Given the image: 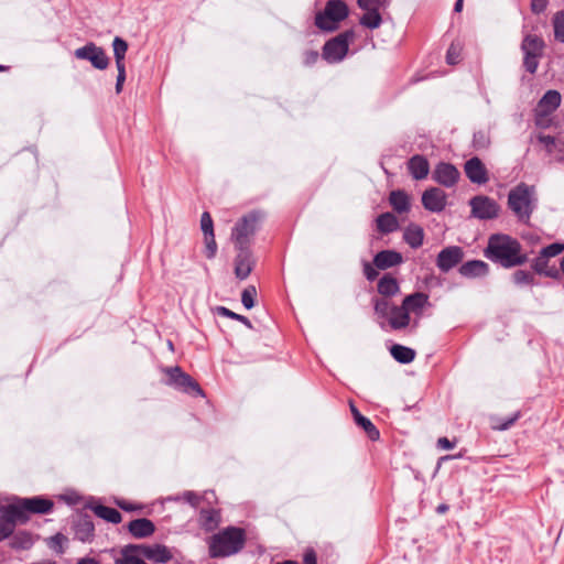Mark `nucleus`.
<instances>
[{"label": "nucleus", "mask_w": 564, "mask_h": 564, "mask_svg": "<svg viewBox=\"0 0 564 564\" xmlns=\"http://www.w3.org/2000/svg\"><path fill=\"white\" fill-rule=\"evenodd\" d=\"M217 312L221 316H225V317H228L231 319H236V321L242 323L243 325H246L248 328H252V324L248 317L237 314L225 306H218Z\"/></svg>", "instance_id": "a18cd8bd"}, {"label": "nucleus", "mask_w": 564, "mask_h": 564, "mask_svg": "<svg viewBox=\"0 0 564 564\" xmlns=\"http://www.w3.org/2000/svg\"><path fill=\"white\" fill-rule=\"evenodd\" d=\"M422 205L432 213L442 212L446 206V194L438 187H431L422 195Z\"/></svg>", "instance_id": "f3484780"}, {"label": "nucleus", "mask_w": 564, "mask_h": 564, "mask_svg": "<svg viewBox=\"0 0 564 564\" xmlns=\"http://www.w3.org/2000/svg\"><path fill=\"white\" fill-rule=\"evenodd\" d=\"M21 500L29 513L46 514L52 511L54 506L52 500L42 497L22 498Z\"/></svg>", "instance_id": "5701e85b"}, {"label": "nucleus", "mask_w": 564, "mask_h": 564, "mask_svg": "<svg viewBox=\"0 0 564 564\" xmlns=\"http://www.w3.org/2000/svg\"><path fill=\"white\" fill-rule=\"evenodd\" d=\"M366 13L360 18L359 23L368 29H377L382 22L379 10H365Z\"/></svg>", "instance_id": "ea45409f"}, {"label": "nucleus", "mask_w": 564, "mask_h": 564, "mask_svg": "<svg viewBox=\"0 0 564 564\" xmlns=\"http://www.w3.org/2000/svg\"><path fill=\"white\" fill-rule=\"evenodd\" d=\"M561 274L564 275V257L561 259V263H560V275Z\"/></svg>", "instance_id": "774afa93"}, {"label": "nucleus", "mask_w": 564, "mask_h": 564, "mask_svg": "<svg viewBox=\"0 0 564 564\" xmlns=\"http://www.w3.org/2000/svg\"><path fill=\"white\" fill-rule=\"evenodd\" d=\"M408 170L414 180H424L430 172V164L425 156L416 154L408 162Z\"/></svg>", "instance_id": "b1692460"}, {"label": "nucleus", "mask_w": 564, "mask_h": 564, "mask_svg": "<svg viewBox=\"0 0 564 564\" xmlns=\"http://www.w3.org/2000/svg\"><path fill=\"white\" fill-rule=\"evenodd\" d=\"M200 229L204 232L205 237L214 235V224L212 216L208 212H204L202 214Z\"/></svg>", "instance_id": "8fccbe9b"}, {"label": "nucleus", "mask_w": 564, "mask_h": 564, "mask_svg": "<svg viewBox=\"0 0 564 564\" xmlns=\"http://www.w3.org/2000/svg\"><path fill=\"white\" fill-rule=\"evenodd\" d=\"M447 510H448V506H447V505H444V503H443V505H440V506L436 508V511H437L438 513H444V512H446Z\"/></svg>", "instance_id": "338daca9"}, {"label": "nucleus", "mask_w": 564, "mask_h": 564, "mask_svg": "<svg viewBox=\"0 0 564 564\" xmlns=\"http://www.w3.org/2000/svg\"><path fill=\"white\" fill-rule=\"evenodd\" d=\"M458 271L465 278L485 276L489 272V265L482 260H470L463 263Z\"/></svg>", "instance_id": "a878e982"}, {"label": "nucleus", "mask_w": 564, "mask_h": 564, "mask_svg": "<svg viewBox=\"0 0 564 564\" xmlns=\"http://www.w3.org/2000/svg\"><path fill=\"white\" fill-rule=\"evenodd\" d=\"M402 304L409 316H411V314L416 316L414 319V326H417L419 318L422 316L424 307L429 304V295L423 292H415L406 295L403 299Z\"/></svg>", "instance_id": "dca6fc26"}, {"label": "nucleus", "mask_w": 564, "mask_h": 564, "mask_svg": "<svg viewBox=\"0 0 564 564\" xmlns=\"http://www.w3.org/2000/svg\"><path fill=\"white\" fill-rule=\"evenodd\" d=\"M350 410L354 415V420L358 426H360L367 434V436L371 441H377L380 437L379 430L373 425V423L366 416L361 415V413L356 409L354 404H350Z\"/></svg>", "instance_id": "bb28decb"}, {"label": "nucleus", "mask_w": 564, "mask_h": 564, "mask_svg": "<svg viewBox=\"0 0 564 564\" xmlns=\"http://www.w3.org/2000/svg\"><path fill=\"white\" fill-rule=\"evenodd\" d=\"M389 203L399 214L406 213L410 209L409 196L405 192L400 189L390 193Z\"/></svg>", "instance_id": "f704fd0d"}, {"label": "nucleus", "mask_w": 564, "mask_h": 564, "mask_svg": "<svg viewBox=\"0 0 564 564\" xmlns=\"http://www.w3.org/2000/svg\"><path fill=\"white\" fill-rule=\"evenodd\" d=\"M93 511L97 517L113 524H118L122 520L121 513L117 509L111 507L97 505L93 507Z\"/></svg>", "instance_id": "e433bc0d"}, {"label": "nucleus", "mask_w": 564, "mask_h": 564, "mask_svg": "<svg viewBox=\"0 0 564 564\" xmlns=\"http://www.w3.org/2000/svg\"><path fill=\"white\" fill-rule=\"evenodd\" d=\"M471 208V216L480 220H489L498 217L500 206L498 203L488 196L477 195L469 200Z\"/></svg>", "instance_id": "6e6552de"}, {"label": "nucleus", "mask_w": 564, "mask_h": 564, "mask_svg": "<svg viewBox=\"0 0 564 564\" xmlns=\"http://www.w3.org/2000/svg\"><path fill=\"white\" fill-rule=\"evenodd\" d=\"M74 55L78 59L89 61L97 69H106L109 65V57L105 50L93 42L76 48Z\"/></svg>", "instance_id": "1a4fd4ad"}, {"label": "nucleus", "mask_w": 564, "mask_h": 564, "mask_svg": "<svg viewBox=\"0 0 564 564\" xmlns=\"http://www.w3.org/2000/svg\"><path fill=\"white\" fill-rule=\"evenodd\" d=\"M364 274L368 281H373L378 276V271L369 262H365Z\"/></svg>", "instance_id": "4d7b16f0"}, {"label": "nucleus", "mask_w": 564, "mask_h": 564, "mask_svg": "<svg viewBox=\"0 0 564 564\" xmlns=\"http://www.w3.org/2000/svg\"><path fill=\"white\" fill-rule=\"evenodd\" d=\"M354 31H345L327 41L323 47V57L328 63H338L348 53L349 42L354 39Z\"/></svg>", "instance_id": "0eeeda50"}, {"label": "nucleus", "mask_w": 564, "mask_h": 564, "mask_svg": "<svg viewBox=\"0 0 564 564\" xmlns=\"http://www.w3.org/2000/svg\"><path fill=\"white\" fill-rule=\"evenodd\" d=\"M128 530L134 538L143 539L154 533L155 525L151 520L141 518L130 521Z\"/></svg>", "instance_id": "393cba45"}, {"label": "nucleus", "mask_w": 564, "mask_h": 564, "mask_svg": "<svg viewBox=\"0 0 564 564\" xmlns=\"http://www.w3.org/2000/svg\"><path fill=\"white\" fill-rule=\"evenodd\" d=\"M544 41L542 37L528 34L523 37L521 43V51L523 52V66L527 72L534 74L539 67V61L543 55Z\"/></svg>", "instance_id": "423d86ee"}, {"label": "nucleus", "mask_w": 564, "mask_h": 564, "mask_svg": "<svg viewBox=\"0 0 564 564\" xmlns=\"http://www.w3.org/2000/svg\"><path fill=\"white\" fill-rule=\"evenodd\" d=\"M484 254L488 260L505 269L523 265L529 260L521 243L516 238L506 234L491 235L488 238Z\"/></svg>", "instance_id": "f257e3e1"}, {"label": "nucleus", "mask_w": 564, "mask_h": 564, "mask_svg": "<svg viewBox=\"0 0 564 564\" xmlns=\"http://www.w3.org/2000/svg\"><path fill=\"white\" fill-rule=\"evenodd\" d=\"M463 1H464V0H457V1L455 2V6H454V11H455V12H460V11H462V9H463Z\"/></svg>", "instance_id": "69168bd1"}, {"label": "nucleus", "mask_w": 564, "mask_h": 564, "mask_svg": "<svg viewBox=\"0 0 564 564\" xmlns=\"http://www.w3.org/2000/svg\"><path fill=\"white\" fill-rule=\"evenodd\" d=\"M389 0H357V3L362 10H380L389 6Z\"/></svg>", "instance_id": "49530a36"}, {"label": "nucleus", "mask_w": 564, "mask_h": 564, "mask_svg": "<svg viewBox=\"0 0 564 564\" xmlns=\"http://www.w3.org/2000/svg\"><path fill=\"white\" fill-rule=\"evenodd\" d=\"M512 282L518 286L536 284L534 273L528 270H516L512 273Z\"/></svg>", "instance_id": "a19ab883"}, {"label": "nucleus", "mask_w": 564, "mask_h": 564, "mask_svg": "<svg viewBox=\"0 0 564 564\" xmlns=\"http://www.w3.org/2000/svg\"><path fill=\"white\" fill-rule=\"evenodd\" d=\"M437 445L443 449H452L454 447V443L451 442L447 437H440Z\"/></svg>", "instance_id": "680f3d73"}, {"label": "nucleus", "mask_w": 564, "mask_h": 564, "mask_svg": "<svg viewBox=\"0 0 564 564\" xmlns=\"http://www.w3.org/2000/svg\"><path fill=\"white\" fill-rule=\"evenodd\" d=\"M375 313L388 322L392 330H402L411 324V316H409L405 307L395 305L389 299H373Z\"/></svg>", "instance_id": "20e7f679"}, {"label": "nucleus", "mask_w": 564, "mask_h": 564, "mask_svg": "<svg viewBox=\"0 0 564 564\" xmlns=\"http://www.w3.org/2000/svg\"><path fill=\"white\" fill-rule=\"evenodd\" d=\"M77 564H100V562L94 557H83L77 561Z\"/></svg>", "instance_id": "e2e57ef3"}, {"label": "nucleus", "mask_w": 564, "mask_h": 564, "mask_svg": "<svg viewBox=\"0 0 564 564\" xmlns=\"http://www.w3.org/2000/svg\"><path fill=\"white\" fill-rule=\"evenodd\" d=\"M404 241L413 249H417L423 245L424 230L416 224H410L403 231Z\"/></svg>", "instance_id": "c85d7f7f"}, {"label": "nucleus", "mask_w": 564, "mask_h": 564, "mask_svg": "<svg viewBox=\"0 0 564 564\" xmlns=\"http://www.w3.org/2000/svg\"><path fill=\"white\" fill-rule=\"evenodd\" d=\"M377 229L381 234H390L399 228V221L397 217L391 213H383L379 215L376 219Z\"/></svg>", "instance_id": "473e14b6"}, {"label": "nucleus", "mask_w": 564, "mask_h": 564, "mask_svg": "<svg viewBox=\"0 0 564 564\" xmlns=\"http://www.w3.org/2000/svg\"><path fill=\"white\" fill-rule=\"evenodd\" d=\"M75 538L82 542H88L94 536L95 527L89 519H80L74 527Z\"/></svg>", "instance_id": "72a5a7b5"}, {"label": "nucleus", "mask_w": 564, "mask_h": 564, "mask_svg": "<svg viewBox=\"0 0 564 564\" xmlns=\"http://www.w3.org/2000/svg\"><path fill=\"white\" fill-rule=\"evenodd\" d=\"M303 564H317L316 554L313 550H308L304 553Z\"/></svg>", "instance_id": "052dcab7"}, {"label": "nucleus", "mask_w": 564, "mask_h": 564, "mask_svg": "<svg viewBox=\"0 0 564 564\" xmlns=\"http://www.w3.org/2000/svg\"><path fill=\"white\" fill-rule=\"evenodd\" d=\"M554 36L564 43V11H558L553 17Z\"/></svg>", "instance_id": "c03bdc74"}, {"label": "nucleus", "mask_w": 564, "mask_h": 564, "mask_svg": "<svg viewBox=\"0 0 564 564\" xmlns=\"http://www.w3.org/2000/svg\"><path fill=\"white\" fill-rule=\"evenodd\" d=\"M14 530L12 529L11 524L8 522V520L4 518V516L1 513L0 516V542L8 539L13 534Z\"/></svg>", "instance_id": "603ef678"}, {"label": "nucleus", "mask_w": 564, "mask_h": 564, "mask_svg": "<svg viewBox=\"0 0 564 564\" xmlns=\"http://www.w3.org/2000/svg\"><path fill=\"white\" fill-rule=\"evenodd\" d=\"M563 251H564V243H561V242H553L540 250V252L543 253V256H545L549 259L558 256Z\"/></svg>", "instance_id": "09e8293b"}, {"label": "nucleus", "mask_w": 564, "mask_h": 564, "mask_svg": "<svg viewBox=\"0 0 564 564\" xmlns=\"http://www.w3.org/2000/svg\"><path fill=\"white\" fill-rule=\"evenodd\" d=\"M245 542V531L240 528L229 527L210 538L209 555L212 557L234 555L242 550Z\"/></svg>", "instance_id": "f03ea898"}, {"label": "nucleus", "mask_w": 564, "mask_h": 564, "mask_svg": "<svg viewBox=\"0 0 564 564\" xmlns=\"http://www.w3.org/2000/svg\"><path fill=\"white\" fill-rule=\"evenodd\" d=\"M113 55L116 59V66L126 67L124 57L128 51V43L123 39L116 36L112 42Z\"/></svg>", "instance_id": "58836bf2"}, {"label": "nucleus", "mask_w": 564, "mask_h": 564, "mask_svg": "<svg viewBox=\"0 0 564 564\" xmlns=\"http://www.w3.org/2000/svg\"><path fill=\"white\" fill-rule=\"evenodd\" d=\"M464 259V251L458 246H449L442 249L436 258V267L441 272H448Z\"/></svg>", "instance_id": "f8f14e48"}, {"label": "nucleus", "mask_w": 564, "mask_h": 564, "mask_svg": "<svg viewBox=\"0 0 564 564\" xmlns=\"http://www.w3.org/2000/svg\"><path fill=\"white\" fill-rule=\"evenodd\" d=\"M238 253L235 259V274L239 280L249 276L253 268V260L248 247H236Z\"/></svg>", "instance_id": "6ab92c4d"}, {"label": "nucleus", "mask_w": 564, "mask_h": 564, "mask_svg": "<svg viewBox=\"0 0 564 564\" xmlns=\"http://www.w3.org/2000/svg\"><path fill=\"white\" fill-rule=\"evenodd\" d=\"M377 288L378 292L383 296L382 299L394 296L400 292L397 279L390 274H384L379 280Z\"/></svg>", "instance_id": "7c9ffc66"}, {"label": "nucleus", "mask_w": 564, "mask_h": 564, "mask_svg": "<svg viewBox=\"0 0 564 564\" xmlns=\"http://www.w3.org/2000/svg\"><path fill=\"white\" fill-rule=\"evenodd\" d=\"M432 178L440 185L453 187L459 178V171L451 163L441 162L435 166Z\"/></svg>", "instance_id": "4468645a"}, {"label": "nucleus", "mask_w": 564, "mask_h": 564, "mask_svg": "<svg viewBox=\"0 0 564 564\" xmlns=\"http://www.w3.org/2000/svg\"><path fill=\"white\" fill-rule=\"evenodd\" d=\"M536 139L543 144L547 154L560 156L564 154V140L543 133H539Z\"/></svg>", "instance_id": "cd10ccee"}, {"label": "nucleus", "mask_w": 564, "mask_h": 564, "mask_svg": "<svg viewBox=\"0 0 564 564\" xmlns=\"http://www.w3.org/2000/svg\"><path fill=\"white\" fill-rule=\"evenodd\" d=\"M205 245H206V257L208 259H212L215 257L217 251V243L215 240V235L205 237Z\"/></svg>", "instance_id": "864d4df0"}, {"label": "nucleus", "mask_w": 564, "mask_h": 564, "mask_svg": "<svg viewBox=\"0 0 564 564\" xmlns=\"http://www.w3.org/2000/svg\"><path fill=\"white\" fill-rule=\"evenodd\" d=\"M139 549V544L127 545L122 551V557L117 561V564H147Z\"/></svg>", "instance_id": "2f4dec72"}, {"label": "nucleus", "mask_w": 564, "mask_h": 564, "mask_svg": "<svg viewBox=\"0 0 564 564\" xmlns=\"http://www.w3.org/2000/svg\"><path fill=\"white\" fill-rule=\"evenodd\" d=\"M473 143L476 149H485L490 144V140L485 131H478L474 133Z\"/></svg>", "instance_id": "3c124183"}, {"label": "nucleus", "mask_w": 564, "mask_h": 564, "mask_svg": "<svg viewBox=\"0 0 564 564\" xmlns=\"http://www.w3.org/2000/svg\"><path fill=\"white\" fill-rule=\"evenodd\" d=\"M561 94L557 90H547L540 99L536 107V124L542 126V117L554 112L561 105Z\"/></svg>", "instance_id": "ddd939ff"}, {"label": "nucleus", "mask_w": 564, "mask_h": 564, "mask_svg": "<svg viewBox=\"0 0 564 564\" xmlns=\"http://www.w3.org/2000/svg\"><path fill=\"white\" fill-rule=\"evenodd\" d=\"M199 524L200 527L207 531H214L219 522H220V513L218 510L209 508V509H202L199 511Z\"/></svg>", "instance_id": "c756f323"}, {"label": "nucleus", "mask_w": 564, "mask_h": 564, "mask_svg": "<svg viewBox=\"0 0 564 564\" xmlns=\"http://www.w3.org/2000/svg\"><path fill=\"white\" fill-rule=\"evenodd\" d=\"M167 373L169 383L173 384L176 389L194 395H203L199 384L189 375L183 372L180 367L167 369Z\"/></svg>", "instance_id": "9b49d317"}, {"label": "nucleus", "mask_w": 564, "mask_h": 564, "mask_svg": "<svg viewBox=\"0 0 564 564\" xmlns=\"http://www.w3.org/2000/svg\"><path fill=\"white\" fill-rule=\"evenodd\" d=\"M403 262V257L395 250H382L373 258V264L379 270L397 267Z\"/></svg>", "instance_id": "412c9836"}, {"label": "nucleus", "mask_w": 564, "mask_h": 564, "mask_svg": "<svg viewBox=\"0 0 564 564\" xmlns=\"http://www.w3.org/2000/svg\"><path fill=\"white\" fill-rule=\"evenodd\" d=\"M550 259L539 252V254L532 260L531 268L534 273L545 275L551 279H560V269L555 265H550Z\"/></svg>", "instance_id": "4be33fe9"}, {"label": "nucleus", "mask_w": 564, "mask_h": 564, "mask_svg": "<svg viewBox=\"0 0 564 564\" xmlns=\"http://www.w3.org/2000/svg\"><path fill=\"white\" fill-rule=\"evenodd\" d=\"M258 220L259 214L250 213L236 224L231 235L236 247H248V237L256 231Z\"/></svg>", "instance_id": "9d476101"}, {"label": "nucleus", "mask_w": 564, "mask_h": 564, "mask_svg": "<svg viewBox=\"0 0 564 564\" xmlns=\"http://www.w3.org/2000/svg\"><path fill=\"white\" fill-rule=\"evenodd\" d=\"M9 544L14 550H29L34 544V538L28 531H18L11 535Z\"/></svg>", "instance_id": "c9c22d12"}, {"label": "nucleus", "mask_w": 564, "mask_h": 564, "mask_svg": "<svg viewBox=\"0 0 564 564\" xmlns=\"http://www.w3.org/2000/svg\"><path fill=\"white\" fill-rule=\"evenodd\" d=\"M118 75H117V82H116V93L120 94L122 91V87L126 80V67H120V65L117 67Z\"/></svg>", "instance_id": "6e6d98bb"}, {"label": "nucleus", "mask_w": 564, "mask_h": 564, "mask_svg": "<svg viewBox=\"0 0 564 564\" xmlns=\"http://www.w3.org/2000/svg\"><path fill=\"white\" fill-rule=\"evenodd\" d=\"M1 513L11 524L13 530L17 524H24L29 521V512L24 509V503H22L21 499L14 503L2 507Z\"/></svg>", "instance_id": "a211bd4d"}, {"label": "nucleus", "mask_w": 564, "mask_h": 564, "mask_svg": "<svg viewBox=\"0 0 564 564\" xmlns=\"http://www.w3.org/2000/svg\"><path fill=\"white\" fill-rule=\"evenodd\" d=\"M256 295H257V290L253 285H249L242 291L241 302L247 310H250L254 306Z\"/></svg>", "instance_id": "de8ad7c7"}, {"label": "nucleus", "mask_w": 564, "mask_h": 564, "mask_svg": "<svg viewBox=\"0 0 564 564\" xmlns=\"http://www.w3.org/2000/svg\"><path fill=\"white\" fill-rule=\"evenodd\" d=\"M118 505L122 510H126V511H133L137 509L132 503L127 502V501L119 502Z\"/></svg>", "instance_id": "0e129e2a"}, {"label": "nucleus", "mask_w": 564, "mask_h": 564, "mask_svg": "<svg viewBox=\"0 0 564 564\" xmlns=\"http://www.w3.org/2000/svg\"><path fill=\"white\" fill-rule=\"evenodd\" d=\"M464 170L468 180L474 184H486L489 181L488 170L477 156L467 160Z\"/></svg>", "instance_id": "2eb2a0df"}, {"label": "nucleus", "mask_w": 564, "mask_h": 564, "mask_svg": "<svg viewBox=\"0 0 564 564\" xmlns=\"http://www.w3.org/2000/svg\"><path fill=\"white\" fill-rule=\"evenodd\" d=\"M508 207L520 223L529 224L536 208L535 189L525 183H520L508 194Z\"/></svg>", "instance_id": "7ed1b4c3"}, {"label": "nucleus", "mask_w": 564, "mask_h": 564, "mask_svg": "<svg viewBox=\"0 0 564 564\" xmlns=\"http://www.w3.org/2000/svg\"><path fill=\"white\" fill-rule=\"evenodd\" d=\"M459 56H460L459 48L455 44H452L448 47L447 53H446V62L449 65H455L458 63Z\"/></svg>", "instance_id": "5fc2aeb1"}, {"label": "nucleus", "mask_w": 564, "mask_h": 564, "mask_svg": "<svg viewBox=\"0 0 564 564\" xmlns=\"http://www.w3.org/2000/svg\"><path fill=\"white\" fill-rule=\"evenodd\" d=\"M318 53L316 51H307L304 53V64L311 66L318 59Z\"/></svg>", "instance_id": "bf43d9fd"}, {"label": "nucleus", "mask_w": 564, "mask_h": 564, "mask_svg": "<svg viewBox=\"0 0 564 564\" xmlns=\"http://www.w3.org/2000/svg\"><path fill=\"white\" fill-rule=\"evenodd\" d=\"M549 0H531V10L534 13L543 12L547 7Z\"/></svg>", "instance_id": "13d9d810"}, {"label": "nucleus", "mask_w": 564, "mask_h": 564, "mask_svg": "<svg viewBox=\"0 0 564 564\" xmlns=\"http://www.w3.org/2000/svg\"><path fill=\"white\" fill-rule=\"evenodd\" d=\"M520 417V412L513 413L511 416L503 419V417H492V429L498 431H506L510 429Z\"/></svg>", "instance_id": "37998d69"}, {"label": "nucleus", "mask_w": 564, "mask_h": 564, "mask_svg": "<svg viewBox=\"0 0 564 564\" xmlns=\"http://www.w3.org/2000/svg\"><path fill=\"white\" fill-rule=\"evenodd\" d=\"M347 15L348 7L343 0H329L325 9L316 14L315 25L323 31L333 32Z\"/></svg>", "instance_id": "39448f33"}, {"label": "nucleus", "mask_w": 564, "mask_h": 564, "mask_svg": "<svg viewBox=\"0 0 564 564\" xmlns=\"http://www.w3.org/2000/svg\"><path fill=\"white\" fill-rule=\"evenodd\" d=\"M391 356L401 364H410L415 358V351L412 348L394 344L390 348Z\"/></svg>", "instance_id": "4c0bfd02"}, {"label": "nucleus", "mask_w": 564, "mask_h": 564, "mask_svg": "<svg viewBox=\"0 0 564 564\" xmlns=\"http://www.w3.org/2000/svg\"><path fill=\"white\" fill-rule=\"evenodd\" d=\"M209 494L214 495L213 491L212 492L206 491L203 496H199L194 491H185L182 494V496H177V497L173 498V500L174 501L184 500L187 503H189L192 507L196 508L199 506L202 500H209L208 499Z\"/></svg>", "instance_id": "79ce46f5"}, {"label": "nucleus", "mask_w": 564, "mask_h": 564, "mask_svg": "<svg viewBox=\"0 0 564 564\" xmlns=\"http://www.w3.org/2000/svg\"><path fill=\"white\" fill-rule=\"evenodd\" d=\"M139 546L144 558L155 563H166L173 557L171 550L162 544H139Z\"/></svg>", "instance_id": "aec40b11"}]
</instances>
